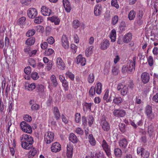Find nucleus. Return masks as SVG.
Returning <instances> with one entry per match:
<instances>
[{"label": "nucleus", "instance_id": "nucleus-12", "mask_svg": "<svg viewBox=\"0 0 158 158\" xmlns=\"http://www.w3.org/2000/svg\"><path fill=\"white\" fill-rule=\"evenodd\" d=\"M56 64L57 67L59 69L62 70L65 69V65L61 57H58L56 59Z\"/></svg>", "mask_w": 158, "mask_h": 158}, {"label": "nucleus", "instance_id": "nucleus-23", "mask_svg": "<svg viewBox=\"0 0 158 158\" xmlns=\"http://www.w3.org/2000/svg\"><path fill=\"white\" fill-rule=\"evenodd\" d=\"M37 88L38 90V92L39 94H42V98H45V97H44V96L46 95V94L44 92V87L42 84H38L37 86Z\"/></svg>", "mask_w": 158, "mask_h": 158}, {"label": "nucleus", "instance_id": "nucleus-54", "mask_svg": "<svg viewBox=\"0 0 158 158\" xmlns=\"http://www.w3.org/2000/svg\"><path fill=\"white\" fill-rule=\"evenodd\" d=\"M148 61L150 66H152L153 64V59L152 56H149L148 58Z\"/></svg>", "mask_w": 158, "mask_h": 158}, {"label": "nucleus", "instance_id": "nucleus-20", "mask_svg": "<svg viewBox=\"0 0 158 158\" xmlns=\"http://www.w3.org/2000/svg\"><path fill=\"white\" fill-rule=\"evenodd\" d=\"M64 8L67 12H69L71 10V7L69 2L68 0H63Z\"/></svg>", "mask_w": 158, "mask_h": 158}, {"label": "nucleus", "instance_id": "nucleus-18", "mask_svg": "<svg viewBox=\"0 0 158 158\" xmlns=\"http://www.w3.org/2000/svg\"><path fill=\"white\" fill-rule=\"evenodd\" d=\"M128 142L125 138H123L120 139L118 142L119 147L122 149L126 148L128 145Z\"/></svg>", "mask_w": 158, "mask_h": 158}, {"label": "nucleus", "instance_id": "nucleus-16", "mask_svg": "<svg viewBox=\"0 0 158 158\" xmlns=\"http://www.w3.org/2000/svg\"><path fill=\"white\" fill-rule=\"evenodd\" d=\"M76 61L77 64L82 66H84L86 64V60L80 55H78L76 58Z\"/></svg>", "mask_w": 158, "mask_h": 158}, {"label": "nucleus", "instance_id": "nucleus-51", "mask_svg": "<svg viewBox=\"0 0 158 158\" xmlns=\"http://www.w3.org/2000/svg\"><path fill=\"white\" fill-rule=\"evenodd\" d=\"M43 20V19L41 16H38L34 19V22L36 23L39 24L42 22Z\"/></svg>", "mask_w": 158, "mask_h": 158}, {"label": "nucleus", "instance_id": "nucleus-47", "mask_svg": "<svg viewBox=\"0 0 158 158\" xmlns=\"http://www.w3.org/2000/svg\"><path fill=\"white\" fill-rule=\"evenodd\" d=\"M75 132L77 134L82 135L83 134L84 132L83 130L79 127H77L75 130Z\"/></svg>", "mask_w": 158, "mask_h": 158}, {"label": "nucleus", "instance_id": "nucleus-10", "mask_svg": "<svg viewBox=\"0 0 158 158\" xmlns=\"http://www.w3.org/2000/svg\"><path fill=\"white\" fill-rule=\"evenodd\" d=\"M117 89L118 90H121V94L123 96L126 95L128 92V87L121 83L118 84Z\"/></svg>", "mask_w": 158, "mask_h": 158}, {"label": "nucleus", "instance_id": "nucleus-64", "mask_svg": "<svg viewBox=\"0 0 158 158\" xmlns=\"http://www.w3.org/2000/svg\"><path fill=\"white\" fill-rule=\"evenodd\" d=\"M67 152H73V147L72 144L70 143L68 144L67 147Z\"/></svg>", "mask_w": 158, "mask_h": 158}, {"label": "nucleus", "instance_id": "nucleus-9", "mask_svg": "<svg viewBox=\"0 0 158 158\" xmlns=\"http://www.w3.org/2000/svg\"><path fill=\"white\" fill-rule=\"evenodd\" d=\"M136 57H133L132 60H129L127 63V65L129 69V71L130 72H134L135 70V64Z\"/></svg>", "mask_w": 158, "mask_h": 158}, {"label": "nucleus", "instance_id": "nucleus-46", "mask_svg": "<svg viewBox=\"0 0 158 158\" xmlns=\"http://www.w3.org/2000/svg\"><path fill=\"white\" fill-rule=\"evenodd\" d=\"M66 77H69L72 81H73L74 79V75L71 72L69 71L66 72L65 73Z\"/></svg>", "mask_w": 158, "mask_h": 158}, {"label": "nucleus", "instance_id": "nucleus-42", "mask_svg": "<svg viewBox=\"0 0 158 158\" xmlns=\"http://www.w3.org/2000/svg\"><path fill=\"white\" fill-rule=\"evenodd\" d=\"M35 33V30L34 29L29 30L26 33V35L27 37L33 35Z\"/></svg>", "mask_w": 158, "mask_h": 158}, {"label": "nucleus", "instance_id": "nucleus-30", "mask_svg": "<svg viewBox=\"0 0 158 158\" xmlns=\"http://www.w3.org/2000/svg\"><path fill=\"white\" fill-rule=\"evenodd\" d=\"M89 141L90 144L92 146H94L96 144V141L92 134L89 135L88 136Z\"/></svg>", "mask_w": 158, "mask_h": 158}, {"label": "nucleus", "instance_id": "nucleus-3", "mask_svg": "<svg viewBox=\"0 0 158 158\" xmlns=\"http://www.w3.org/2000/svg\"><path fill=\"white\" fill-rule=\"evenodd\" d=\"M100 125L102 130L106 132H108L110 130V123L106 121L104 117L100 119Z\"/></svg>", "mask_w": 158, "mask_h": 158}, {"label": "nucleus", "instance_id": "nucleus-32", "mask_svg": "<svg viewBox=\"0 0 158 158\" xmlns=\"http://www.w3.org/2000/svg\"><path fill=\"white\" fill-rule=\"evenodd\" d=\"M114 151L115 155L117 157H120L122 154V150L119 148H115Z\"/></svg>", "mask_w": 158, "mask_h": 158}, {"label": "nucleus", "instance_id": "nucleus-5", "mask_svg": "<svg viewBox=\"0 0 158 158\" xmlns=\"http://www.w3.org/2000/svg\"><path fill=\"white\" fill-rule=\"evenodd\" d=\"M54 137V133L51 132H48L44 135V141L46 144H50L53 141Z\"/></svg>", "mask_w": 158, "mask_h": 158}, {"label": "nucleus", "instance_id": "nucleus-22", "mask_svg": "<svg viewBox=\"0 0 158 158\" xmlns=\"http://www.w3.org/2000/svg\"><path fill=\"white\" fill-rule=\"evenodd\" d=\"M141 77L142 81L144 83L148 82L149 80V75L148 73L144 72L141 75Z\"/></svg>", "mask_w": 158, "mask_h": 158}, {"label": "nucleus", "instance_id": "nucleus-52", "mask_svg": "<svg viewBox=\"0 0 158 158\" xmlns=\"http://www.w3.org/2000/svg\"><path fill=\"white\" fill-rule=\"evenodd\" d=\"M73 27L75 29H77L80 25L79 21L78 20H74L73 21Z\"/></svg>", "mask_w": 158, "mask_h": 158}, {"label": "nucleus", "instance_id": "nucleus-35", "mask_svg": "<svg viewBox=\"0 0 158 158\" xmlns=\"http://www.w3.org/2000/svg\"><path fill=\"white\" fill-rule=\"evenodd\" d=\"M50 80L53 86L56 87L58 85V83L57 82L55 76L54 75H52L50 77Z\"/></svg>", "mask_w": 158, "mask_h": 158}, {"label": "nucleus", "instance_id": "nucleus-26", "mask_svg": "<svg viewBox=\"0 0 158 158\" xmlns=\"http://www.w3.org/2000/svg\"><path fill=\"white\" fill-rule=\"evenodd\" d=\"M102 85L101 83L100 82H97L96 85L94 87V89L96 92V93L98 94H100L102 91Z\"/></svg>", "mask_w": 158, "mask_h": 158}, {"label": "nucleus", "instance_id": "nucleus-33", "mask_svg": "<svg viewBox=\"0 0 158 158\" xmlns=\"http://www.w3.org/2000/svg\"><path fill=\"white\" fill-rule=\"evenodd\" d=\"M37 153V150L35 148L31 149L29 152L28 154V157L29 158H32L35 156Z\"/></svg>", "mask_w": 158, "mask_h": 158}, {"label": "nucleus", "instance_id": "nucleus-24", "mask_svg": "<svg viewBox=\"0 0 158 158\" xmlns=\"http://www.w3.org/2000/svg\"><path fill=\"white\" fill-rule=\"evenodd\" d=\"M36 87V85L34 83L29 84L28 83H26L25 88L26 90L31 91L34 90Z\"/></svg>", "mask_w": 158, "mask_h": 158}, {"label": "nucleus", "instance_id": "nucleus-6", "mask_svg": "<svg viewBox=\"0 0 158 158\" xmlns=\"http://www.w3.org/2000/svg\"><path fill=\"white\" fill-rule=\"evenodd\" d=\"M101 144L106 155L109 157L111 154L110 147L104 139L103 140Z\"/></svg>", "mask_w": 158, "mask_h": 158}, {"label": "nucleus", "instance_id": "nucleus-37", "mask_svg": "<svg viewBox=\"0 0 158 158\" xmlns=\"http://www.w3.org/2000/svg\"><path fill=\"white\" fill-rule=\"evenodd\" d=\"M136 13L134 10H131L130 11L128 15V18L130 20H132L135 17Z\"/></svg>", "mask_w": 158, "mask_h": 158}, {"label": "nucleus", "instance_id": "nucleus-11", "mask_svg": "<svg viewBox=\"0 0 158 158\" xmlns=\"http://www.w3.org/2000/svg\"><path fill=\"white\" fill-rule=\"evenodd\" d=\"M51 149L52 152L56 153L61 150V145L59 143L55 142L52 144Z\"/></svg>", "mask_w": 158, "mask_h": 158}, {"label": "nucleus", "instance_id": "nucleus-62", "mask_svg": "<svg viewBox=\"0 0 158 158\" xmlns=\"http://www.w3.org/2000/svg\"><path fill=\"white\" fill-rule=\"evenodd\" d=\"M112 72L114 75H116L118 73V70L117 68L115 67H112Z\"/></svg>", "mask_w": 158, "mask_h": 158}, {"label": "nucleus", "instance_id": "nucleus-25", "mask_svg": "<svg viewBox=\"0 0 158 158\" xmlns=\"http://www.w3.org/2000/svg\"><path fill=\"white\" fill-rule=\"evenodd\" d=\"M69 140L73 143H77L78 139L76 135L74 133H71L69 135Z\"/></svg>", "mask_w": 158, "mask_h": 158}, {"label": "nucleus", "instance_id": "nucleus-7", "mask_svg": "<svg viewBox=\"0 0 158 158\" xmlns=\"http://www.w3.org/2000/svg\"><path fill=\"white\" fill-rule=\"evenodd\" d=\"M138 154H140L141 155L143 158H148L150 153L149 152L141 147H139L137 149Z\"/></svg>", "mask_w": 158, "mask_h": 158}, {"label": "nucleus", "instance_id": "nucleus-2", "mask_svg": "<svg viewBox=\"0 0 158 158\" xmlns=\"http://www.w3.org/2000/svg\"><path fill=\"white\" fill-rule=\"evenodd\" d=\"M145 113L147 118L150 121L155 118V115L153 112L152 107L149 105H148L146 106Z\"/></svg>", "mask_w": 158, "mask_h": 158}, {"label": "nucleus", "instance_id": "nucleus-39", "mask_svg": "<svg viewBox=\"0 0 158 158\" xmlns=\"http://www.w3.org/2000/svg\"><path fill=\"white\" fill-rule=\"evenodd\" d=\"M119 129L122 133H124L126 131V125L125 124L120 123L118 125Z\"/></svg>", "mask_w": 158, "mask_h": 158}, {"label": "nucleus", "instance_id": "nucleus-38", "mask_svg": "<svg viewBox=\"0 0 158 158\" xmlns=\"http://www.w3.org/2000/svg\"><path fill=\"white\" fill-rule=\"evenodd\" d=\"M94 80V75L93 73H90L88 77V81L89 83H92Z\"/></svg>", "mask_w": 158, "mask_h": 158}, {"label": "nucleus", "instance_id": "nucleus-49", "mask_svg": "<svg viewBox=\"0 0 158 158\" xmlns=\"http://www.w3.org/2000/svg\"><path fill=\"white\" fill-rule=\"evenodd\" d=\"M111 5L112 6L115 7L117 9L119 8V5L118 4L117 0H112Z\"/></svg>", "mask_w": 158, "mask_h": 158}, {"label": "nucleus", "instance_id": "nucleus-48", "mask_svg": "<svg viewBox=\"0 0 158 158\" xmlns=\"http://www.w3.org/2000/svg\"><path fill=\"white\" fill-rule=\"evenodd\" d=\"M62 83V86L64 88V89L65 91L68 90L69 89V84L67 80Z\"/></svg>", "mask_w": 158, "mask_h": 158}, {"label": "nucleus", "instance_id": "nucleus-1", "mask_svg": "<svg viewBox=\"0 0 158 158\" xmlns=\"http://www.w3.org/2000/svg\"><path fill=\"white\" fill-rule=\"evenodd\" d=\"M20 140L22 147L23 148L28 150L32 147L33 139L30 135L26 134L20 136Z\"/></svg>", "mask_w": 158, "mask_h": 158}, {"label": "nucleus", "instance_id": "nucleus-55", "mask_svg": "<svg viewBox=\"0 0 158 158\" xmlns=\"http://www.w3.org/2000/svg\"><path fill=\"white\" fill-rule=\"evenodd\" d=\"M24 72L26 74L28 75L31 73V68L30 66H27L24 69Z\"/></svg>", "mask_w": 158, "mask_h": 158}, {"label": "nucleus", "instance_id": "nucleus-17", "mask_svg": "<svg viewBox=\"0 0 158 158\" xmlns=\"http://www.w3.org/2000/svg\"><path fill=\"white\" fill-rule=\"evenodd\" d=\"M52 112L56 120L59 119L60 118V114L58 108L56 106H55L52 109Z\"/></svg>", "mask_w": 158, "mask_h": 158}, {"label": "nucleus", "instance_id": "nucleus-50", "mask_svg": "<svg viewBox=\"0 0 158 158\" xmlns=\"http://www.w3.org/2000/svg\"><path fill=\"white\" fill-rule=\"evenodd\" d=\"M31 77L34 80H36L39 78V76L38 75L37 73L36 72H33L31 74Z\"/></svg>", "mask_w": 158, "mask_h": 158}, {"label": "nucleus", "instance_id": "nucleus-14", "mask_svg": "<svg viewBox=\"0 0 158 158\" xmlns=\"http://www.w3.org/2000/svg\"><path fill=\"white\" fill-rule=\"evenodd\" d=\"M61 44L65 49H68L69 47V43L67 38L65 35H63L61 39Z\"/></svg>", "mask_w": 158, "mask_h": 158}, {"label": "nucleus", "instance_id": "nucleus-60", "mask_svg": "<svg viewBox=\"0 0 158 158\" xmlns=\"http://www.w3.org/2000/svg\"><path fill=\"white\" fill-rule=\"evenodd\" d=\"M47 41L48 44H53L55 42L54 38L52 36L48 37Z\"/></svg>", "mask_w": 158, "mask_h": 158}, {"label": "nucleus", "instance_id": "nucleus-19", "mask_svg": "<svg viewBox=\"0 0 158 158\" xmlns=\"http://www.w3.org/2000/svg\"><path fill=\"white\" fill-rule=\"evenodd\" d=\"M102 8L100 5H97L95 6L94 13L96 16L99 15L102 13Z\"/></svg>", "mask_w": 158, "mask_h": 158}, {"label": "nucleus", "instance_id": "nucleus-29", "mask_svg": "<svg viewBox=\"0 0 158 158\" xmlns=\"http://www.w3.org/2000/svg\"><path fill=\"white\" fill-rule=\"evenodd\" d=\"M94 46H90L88 47L86 49L85 53L86 56L89 57L93 53L94 50Z\"/></svg>", "mask_w": 158, "mask_h": 158}, {"label": "nucleus", "instance_id": "nucleus-40", "mask_svg": "<svg viewBox=\"0 0 158 158\" xmlns=\"http://www.w3.org/2000/svg\"><path fill=\"white\" fill-rule=\"evenodd\" d=\"M35 42V39L33 38L28 39L26 41V44L27 45H33Z\"/></svg>", "mask_w": 158, "mask_h": 158}, {"label": "nucleus", "instance_id": "nucleus-8", "mask_svg": "<svg viewBox=\"0 0 158 158\" xmlns=\"http://www.w3.org/2000/svg\"><path fill=\"white\" fill-rule=\"evenodd\" d=\"M113 113L114 117L118 118L123 117L126 114L125 110L119 108L114 109Z\"/></svg>", "mask_w": 158, "mask_h": 158}, {"label": "nucleus", "instance_id": "nucleus-21", "mask_svg": "<svg viewBox=\"0 0 158 158\" xmlns=\"http://www.w3.org/2000/svg\"><path fill=\"white\" fill-rule=\"evenodd\" d=\"M109 40H104L101 44L100 48L103 50H106L109 47Z\"/></svg>", "mask_w": 158, "mask_h": 158}, {"label": "nucleus", "instance_id": "nucleus-43", "mask_svg": "<svg viewBox=\"0 0 158 158\" xmlns=\"http://www.w3.org/2000/svg\"><path fill=\"white\" fill-rule=\"evenodd\" d=\"M26 18L25 17H22L20 18L18 20V24L21 26H23L25 23Z\"/></svg>", "mask_w": 158, "mask_h": 158}, {"label": "nucleus", "instance_id": "nucleus-63", "mask_svg": "<svg viewBox=\"0 0 158 158\" xmlns=\"http://www.w3.org/2000/svg\"><path fill=\"white\" fill-rule=\"evenodd\" d=\"M95 90L94 89V86H92L89 91V95L91 96H93L95 94Z\"/></svg>", "mask_w": 158, "mask_h": 158}, {"label": "nucleus", "instance_id": "nucleus-59", "mask_svg": "<svg viewBox=\"0 0 158 158\" xmlns=\"http://www.w3.org/2000/svg\"><path fill=\"white\" fill-rule=\"evenodd\" d=\"M143 15V13L142 11L139 10L137 15V19L139 20H141Z\"/></svg>", "mask_w": 158, "mask_h": 158}, {"label": "nucleus", "instance_id": "nucleus-15", "mask_svg": "<svg viewBox=\"0 0 158 158\" xmlns=\"http://www.w3.org/2000/svg\"><path fill=\"white\" fill-rule=\"evenodd\" d=\"M41 12L44 16H50L52 13L51 10L45 6H42L41 8Z\"/></svg>", "mask_w": 158, "mask_h": 158}, {"label": "nucleus", "instance_id": "nucleus-31", "mask_svg": "<svg viewBox=\"0 0 158 158\" xmlns=\"http://www.w3.org/2000/svg\"><path fill=\"white\" fill-rule=\"evenodd\" d=\"M116 32L114 29L112 30L110 35L109 37L111 39L112 42H114L116 40Z\"/></svg>", "mask_w": 158, "mask_h": 158}, {"label": "nucleus", "instance_id": "nucleus-34", "mask_svg": "<svg viewBox=\"0 0 158 158\" xmlns=\"http://www.w3.org/2000/svg\"><path fill=\"white\" fill-rule=\"evenodd\" d=\"M89 126L91 127L94 121V119L92 115L89 114L87 117Z\"/></svg>", "mask_w": 158, "mask_h": 158}, {"label": "nucleus", "instance_id": "nucleus-27", "mask_svg": "<svg viewBox=\"0 0 158 158\" xmlns=\"http://www.w3.org/2000/svg\"><path fill=\"white\" fill-rule=\"evenodd\" d=\"M48 20H50L52 23H54L55 25H58L60 22V19L57 17L53 16L48 17Z\"/></svg>", "mask_w": 158, "mask_h": 158}, {"label": "nucleus", "instance_id": "nucleus-41", "mask_svg": "<svg viewBox=\"0 0 158 158\" xmlns=\"http://www.w3.org/2000/svg\"><path fill=\"white\" fill-rule=\"evenodd\" d=\"M154 127L152 125L148 127V132L150 136H152L154 132Z\"/></svg>", "mask_w": 158, "mask_h": 158}, {"label": "nucleus", "instance_id": "nucleus-4", "mask_svg": "<svg viewBox=\"0 0 158 158\" xmlns=\"http://www.w3.org/2000/svg\"><path fill=\"white\" fill-rule=\"evenodd\" d=\"M20 127L22 131L25 132L29 134H31L32 132L31 126L25 121L20 123Z\"/></svg>", "mask_w": 158, "mask_h": 158}, {"label": "nucleus", "instance_id": "nucleus-58", "mask_svg": "<svg viewBox=\"0 0 158 158\" xmlns=\"http://www.w3.org/2000/svg\"><path fill=\"white\" fill-rule=\"evenodd\" d=\"M118 21V17L117 15H115L112 18V23L114 25H115Z\"/></svg>", "mask_w": 158, "mask_h": 158}, {"label": "nucleus", "instance_id": "nucleus-36", "mask_svg": "<svg viewBox=\"0 0 158 158\" xmlns=\"http://www.w3.org/2000/svg\"><path fill=\"white\" fill-rule=\"evenodd\" d=\"M84 110H85V109L86 110H89L90 111L91 110V106L92 105L91 103H88L86 102H84L82 104Z\"/></svg>", "mask_w": 158, "mask_h": 158}, {"label": "nucleus", "instance_id": "nucleus-57", "mask_svg": "<svg viewBox=\"0 0 158 158\" xmlns=\"http://www.w3.org/2000/svg\"><path fill=\"white\" fill-rule=\"evenodd\" d=\"M40 108V106L37 104H33L31 107V109L32 110H38Z\"/></svg>", "mask_w": 158, "mask_h": 158}, {"label": "nucleus", "instance_id": "nucleus-45", "mask_svg": "<svg viewBox=\"0 0 158 158\" xmlns=\"http://www.w3.org/2000/svg\"><path fill=\"white\" fill-rule=\"evenodd\" d=\"M81 121L82 125L83 126L84 129L87 126V121L85 116H84L82 117Z\"/></svg>", "mask_w": 158, "mask_h": 158}, {"label": "nucleus", "instance_id": "nucleus-61", "mask_svg": "<svg viewBox=\"0 0 158 158\" xmlns=\"http://www.w3.org/2000/svg\"><path fill=\"white\" fill-rule=\"evenodd\" d=\"M24 119L25 121L27 122H30L32 120V118L29 115L26 114L24 116Z\"/></svg>", "mask_w": 158, "mask_h": 158}, {"label": "nucleus", "instance_id": "nucleus-53", "mask_svg": "<svg viewBox=\"0 0 158 158\" xmlns=\"http://www.w3.org/2000/svg\"><path fill=\"white\" fill-rule=\"evenodd\" d=\"M81 120V114L79 113H77L75 114V121L77 123H79Z\"/></svg>", "mask_w": 158, "mask_h": 158}, {"label": "nucleus", "instance_id": "nucleus-44", "mask_svg": "<svg viewBox=\"0 0 158 158\" xmlns=\"http://www.w3.org/2000/svg\"><path fill=\"white\" fill-rule=\"evenodd\" d=\"M54 51L52 48H48L45 50L44 52V54L46 56H49L53 54Z\"/></svg>", "mask_w": 158, "mask_h": 158}, {"label": "nucleus", "instance_id": "nucleus-56", "mask_svg": "<svg viewBox=\"0 0 158 158\" xmlns=\"http://www.w3.org/2000/svg\"><path fill=\"white\" fill-rule=\"evenodd\" d=\"M70 48L71 51L73 53H75L76 52L77 47L75 44H71Z\"/></svg>", "mask_w": 158, "mask_h": 158}, {"label": "nucleus", "instance_id": "nucleus-28", "mask_svg": "<svg viewBox=\"0 0 158 158\" xmlns=\"http://www.w3.org/2000/svg\"><path fill=\"white\" fill-rule=\"evenodd\" d=\"M132 39V35L131 33H127L125 35L123 38V42L125 43L130 42Z\"/></svg>", "mask_w": 158, "mask_h": 158}, {"label": "nucleus", "instance_id": "nucleus-13", "mask_svg": "<svg viewBox=\"0 0 158 158\" xmlns=\"http://www.w3.org/2000/svg\"><path fill=\"white\" fill-rule=\"evenodd\" d=\"M27 13L29 18L31 19H34L37 16V12L35 9L30 8L27 10Z\"/></svg>", "mask_w": 158, "mask_h": 158}]
</instances>
